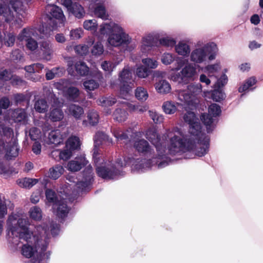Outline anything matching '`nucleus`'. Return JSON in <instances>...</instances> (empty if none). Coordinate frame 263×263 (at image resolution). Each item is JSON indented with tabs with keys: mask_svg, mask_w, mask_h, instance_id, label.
<instances>
[{
	"mask_svg": "<svg viewBox=\"0 0 263 263\" xmlns=\"http://www.w3.org/2000/svg\"><path fill=\"white\" fill-rule=\"evenodd\" d=\"M8 240L17 246L23 240L22 255L30 258L31 263H41L49 259L51 252L47 250L49 228L47 224L34 226L30 219L21 213H12L6 221Z\"/></svg>",
	"mask_w": 263,
	"mask_h": 263,
	"instance_id": "f257e3e1",
	"label": "nucleus"
},
{
	"mask_svg": "<svg viewBox=\"0 0 263 263\" xmlns=\"http://www.w3.org/2000/svg\"><path fill=\"white\" fill-rule=\"evenodd\" d=\"M183 119L189 125V133L183 136L178 129L169 133L168 136L171 137L170 152L174 155H183L185 159L204 156L208 152L209 137L202 132L201 124L194 112H186L183 116Z\"/></svg>",
	"mask_w": 263,
	"mask_h": 263,
	"instance_id": "f03ea898",
	"label": "nucleus"
},
{
	"mask_svg": "<svg viewBox=\"0 0 263 263\" xmlns=\"http://www.w3.org/2000/svg\"><path fill=\"white\" fill-rule=\"evenodd\" d=\"M170 132H167L166 135H163L161 138L154 128H149L146 131L145 137L155 145L158 157L153 158L152 160H136V163L134 164V170L138 171H145L153 166H156L160 169L169 165L171 162V158L169 157L168 154L175 155L171 154L169 151L171 137L168 136V134Z\"/></svg>",
	"mask_w": 263,
	"mask_h": 263,
	"instance_id": "7ed1b4c3",
	"label": "nucleus"
},
{
	"mask_svg": "<svg viewBox=\"0 0 263 263\" xmlns=\"http://www.w3.org/2000/svg\"><path fill=\"white\" fill-rule=\"evenodd\" d=\"M83 27L87 30L96 33V35L98 33L107 36L106 45L109 49L123 45L128 46L132 42V37L125 29L120 24L112 21L101 24L98 33L96 32L98 24L95 19L85 21Z\"/></svg>",
	"mask_w": 263,
	"mask_h": 263,
	"instance_id": "20e7f679",
	"label": "nucleus"
},
{
	"mask_svg": "<svg viewBox=\"0 0 263 263\" xmlns=\"http://www.w3.org/2000/svg\"><path fill=\"white\" fill-rule=\"evenodd\" d=\"M94 144L93 158L96 166L97 175L105 180L116 179L120 176H123L124 172L117 168L116 163L115 165L108 163L104 162L103 158L97 157V146L103 144L106 145L112 144V139L104 133L98 132L94 137Z\"/></svg>",
	"mask_w": 263,
	"mask_h": 263,
	"instance_id": "39448f33",
	"label": "nucleus"
},
{
	"mask_svg": "<svg viewBox=\"0 0 263 263\" xmlns=\"http://www.w3.org/2000/svg\"><path fill=\"white\" fill-rule=\"evenodd\" d=\"M218 52V48L214 42L203 43L202 41H199L190 54V60L194 64H205L214 60Z\"/></svg>",
	"mask_w": 263,
	"mask_h": 263,
	"instance_id": "423d86ee",
	"label": "nucleus"
},
{
	"mask_svg": "<svg viewBox=\"0 0 263 263\" xmlns=\"http://www.w3.org/2000/svg\"><path fill=\"white\" fill-rule=\"evenodd\" d=\"M134 147L135 149L140 153L142 154L148 159H140L135 158L132 156H128L124 158L123 161L121 158L117 159L116 161V165L117 168H119L122 171L121 168L127 165H131L132 170L133 172L137 173H142L144 171H138L133 169L134 164H135L136 160H152L153 158H158V153L155 154L154 149L149 144L148 142L144 139H140L136 141L134 144Z\"/></svg>",
	"mask_w": 263,
	"mask_h": 263,
	"instance_id": "0eeeda50",
	"label": "nucleus"
},
{
	"mask_svg": "<svg viewBox=\"0 0 263 263\" xmlns=\"http://www.w3.org/2000/svg\"><path fill=\"white\" fill-rule=\"evenodd\" d=\"M45 10L49 17V27L43 25V34L41 35V37L47 38L51 35L52 31L64 25L66 18L62 10L58 6L48 5Z\"/></svg>",
	"mask_w": 263,
	"mask_h": 263,
	"instance_id": "6e6552de",
	"label": "nucleus"
},
{
	"mask_svg": "<svg viewBox=\"0 0 263 263\" xmlns=\"http://www.w3.org/2000/svg\"><path fill=\"white\" fill-rule=\"evenodd\" d=\"M202 91V86L200 83H192L187 86L185 90H177L178 99L184 108L193 109L199 103L197 95Z\"/></svg>",
	"mask_w": 263,
	"mask_h": 263,
	"instance_id": "1a4fd4ad",
	"label": "nucleus"
},
{
	"mask_svg": "<svg viewBox=\"0 0 263 263\" xmlns=\"http://www.w3.org/2000/svg\"><path fill=\"white\" fill-rule=\"evenodd\" d=\"M196 73L195 66L192 63H189L180 72L171 74V80L178 83L186 84L194 80Z\"/></svg>",
	"mask_w": 263,
	"mask_h": 263,
	"instance_id": "9d476101",
	"label": "nucleus"
},
{
	"mask_svg": "<svg viewBox=\"0 0 263 263\" xmlns=\"http://www.w3.org/2000/svg\"><path fill=\"white\" fill-rule=\"evenodd\" d=\"M119 81L120 92L124 98L128 95L134 86V83L132 82V73L128 66H125L119 73Z\"/></svg>",
	"mask_w": 263,
	"mask_h": 263,
	"instance_id": "9b49d317",
	"label": "nucleus"
},
{
	"mask_svg": "<svg viewBox=\"0 0 263 263\" xmlns=\"http://www.w3.org/2000/svg\"><path fill=\"white\" fill-rule=\"evenodd\" d=\"M221 110L219 105L213 103L209 106L208 114L203 113L200 116V119L205 125L208 133L212 132L214 128V117L219 116Z\"/></svg>",
	"mask_w": 263,
	"mask_h": 263,
	"instance_id": "f8f14e48",
	"label": "nucleus"
},
{
	"mask_svg": "<svg viewBox=\"0 0 263 263\" xmlns=\"http://www.w3.org/2000/svg\"><path fill=\"white\" fill-rule=\"evenodd\" d=\"M93 179V173L92 168L89 165L85 168L83 172L82 180L78 182L76 184L77 193L79 194L83 192H87L90 190Z\"/></svg>",
	"mask_w": 263,
	"mask_h": 263,
	"instance_id": "ddd939ff",
	"label": "nucleus"
},
{
	"mask_svg": "<svg viewBox=\"0 0 263 263\" xmlns=\"http://www.w3.org/2000/svg\"><path fill=\"white\" fill-rule=\"evenodd\" d=\"M161 61L165 65H170L174 61L176 62V67L173 69L179 70L183 66L184 63L182 57H178L173 53L165 52L161 57Z\"/></svg>",
	"mask_w": 263,
	"mask_h": 263,
	"instance_id": "4468645a",
	"label": "nucleus"
},
{
	"mask_svg": "<svg viewBox=\"0 0 263 263\" xmlns=\"http://www.w3.org/2000/svg\"><path fill=\"white\" fill-rule=\"evenodd\" d=\"M4 147L0 150V152H5V157L7 160H11L16 157L18 155L19 147L15 139H11V141H4Z\"/></svg>",
	"mask_w": 263,
	"mask_h": 263,
	"instance_id": "2eb2a0df",
	"label": "nucleus"
},
{
	"mask_svg": "<svg viewBox=\"0 0 263 263\" xmlns=\"http://www.w3.org/2000/svg\"><path fill=\"white\" fill-rule=\"evenodd\" d=\"M52 209L54 214L62 220H64L67 217L70 210V208L67 205L64 199L55 203L52 206Z\"/></svg>",
	"mask_w": 263,
	"mask_h": 263,
	"instance_id": "dca6fc26",
	"label": "nucleus"
},
{
	"mask_svg": "<svg viewBox=\"0 0 263 263\" xmlns=\"http://www.w3.org/2000/svg\"><path fill=\"white\" fill-rule=\"evenodd\" d=\"M43 26L39 29L34 28H26L22 30L17 36V39L20 41L25 40L27 41L28 39H32V36L42 39L41 35L43 34Z\"/></svg>",
	"mask_w": 263,
	"mask_h": 263,
	"instance_id": "f3484780",
	"label": "nucleus"
},
{
	"mask_svg": "<svg viewBox=\"0 0 263 263\" xmlns=\"http://www.w3.org/2000/svg\"><path fill=\"white\" fill-rule=\"evenodd\" d=\"M66 129L61 131L59 129L52 130L48 134L47 142L49 144H59L63 142L64 139L66 137Z\"/></svg>",
	"mask_w": 263,
	"mask_h": 263,
	"instance_id": "a211bd4d",
	"label": "nucleus"
},
{
	"mask_svg": "<svg viewBox=\"0 0 263 263\" xmlns=\"http://www.w3.org/2000/svg\"><path fill=\"white\" fill-rule=\"evenodd\" d=\"M88 163V161L84 156L76 157L67 163L66 168L71 172H77L80 171L83 166L86 165Z\"/></svg>",
	"mask_w": 263,
	"mask_h": 263,
	"instance_id": "6ab92c4d",
	"label": "nucleus"
},
{
	"mask_svg": "<svg viewBox=\"0 0 263 263\" xmlns=\"http://www.w3.org/2000/svg\"><path fill=\"white\" fill-rule=\"evenodd\" d=\"M39 45L43 58L47 61L50 60L53 53V44L49 41H43Z\"/></svg>",
	"mask_w": 263,
	"mask_h": 263,
	"instance_id": "aec40b11",
	"label": "nucleus"
},
{
	"mask_svg": "<svg viewBox=\"0 0 263 263\" xmlns=\"http://www.w3.org/2000/svg\"><path fill=\"white\" fill-rule=\"evenodd\" d=\"M165 35V32L162 30L154 31L145 34L142 38L141 42L146 44L153 46L155 41H158L161 37Z\"/></svg>",
	"mask_w": 263,
	"mask_h": 263,
	"instance_id": "412c9836",
	"label": "nucleus"
},
{
	"mask_svg": "<svg viewBox=\"0 0 263 263\" xmlns=\"http://www.w3.org/2000/svg\"><path fill=\"white\" fill-rule=\"evenodd\" d=\"M128 107V105L126 102H123L122 104V108L118 107L114 112L113 117L114 120L119 122L125 121L128 116V114L126 111Z\"/></svg>",
	"mask_w": 263,
	"mask_h": 263,
	"instance_id": "4be33fe9",
	"label": "nucleus"
},
{
	"mask_svg": "<svg viewBox=\"0 0 263 263\" xmlns=\"http://www.w3.org/2000/svg\"><path fill=\"white\" fill-rule=\"evenodd\" d=\"M175 51L178 55L184 57H188L191 52L190 46L184 41H179L175 44Z\"/></svg>",
	"mask_w": 263,
	"mask_h": 263,
	"instance_id": "5701e85b",
	"label": "nucleus"
},
{
	"mask_svg": "<svg viewBox=\"0 0 263 263\" xmlns=\"http://www.w3.org/2000/svg\"><path fill=\"white\" fill-rule=\"evenodd\" d=\"M156 91L162 95L170 93L171 91V86L169 82L163 79L159 80L155 84Z\"/></svg>",
	"mask_w": 263,
	"mask_h": 263,
	"instance_id": "b1692460",
	"label": "nucleus"
},
{
	"mask_svg": "<svg viewBox=\"0 0 263 263\" xmlns=\"http://www.w3.org/2000/svg\"><path fill=\"white\" fill-rule=\"evenodd\" d=\"M0 136L4 141L9 142L11 141V139H15L14 138V133L13 129L9 127L5 126L2 122H0Z\"/></svg>",
	"mask_w": 263,
	"mask_h": 263,
	"instance_id": "393cba45",
	"label": "nucleus"
},
{
	"mask_svg": "<svg viewBox=\"0 0 263 263\" xmlns=\"http://www.w3.org/2000/svg\"><path fill=\"white\" fill-rule=\"evenodd\" d=\"M72 151L70 148H67L65 146V148L63 150L60 151L57 149L53 151L51 153V156L54 159H55V157L59 156L60 160L66 161L72 156Z\"/></svg>",
	"mask_w": 263,
	"mask_h": 263,
	"instance_id": "a878e982",
	"label": "nucleus"
},
{
	"mask_svg": "<svg viewBox=\"0 0 263 263\" xmlns=\"http://www.w3.org/2000/svg\"><path fill=\"white\" fill-rule=\"evenodd\" d=\"M13 17L14 13L10 8L0 3V20L10 23Z\"/></svg>",
	"mask_w": 263,
	"mask_h": 263,
	"instance_id": "bb28decb",
	"label": "nucleus"
},
{
	"mask_svg": "<svg viewBox=\"0 0 263 263\" xmlns=\"http://www.w3.org/2000/svg\"><path fill=\"white\" fill-rule=\"evenodd\" d=\"M15 13L17 15L16 18L13 17V20L12 21L14 22V24L17 26V27H21L23 25V18L25 17V9L24 8V6L22 4V6L20 7L19 8H17V10H15L13 7H12Z\"/></svg>",
	"mask_w": 263,
	"mask_h": 263,
	"instance_id": "cd10ccee",
	"label": "nucleus"
},
{
	"mask_svg": "<svg viewBox=\"0 0 263 263\" xmlns=\"http://www.w3.org/2000/svg\"><path fill=\"white\" fill-rule=\"evenodd\" d=\"M67 111L70 115L73 116L76 120L80 119L84 112L83 107L74 104L68 106Z\"/></svg>",
	"mask_w": 263,
	"mask_h": 263,
	"instance_id": "c85d7f7f",
	"label": "nucleus"
},
{
	"mask_svg": "<svg viewBox=\"0 0 263 263\" xmlns=\"http://www.w3.org/2000/svg\"><path fill=\"white\" fill-rule=\"evenodd\" d=\"M88 121L86 120L83 121V125L84 126H94L96 125L99 121V116L98 113L94 110H90L87 114Z\"/></svg>",
	"mask_w": 263,
	"mask_h": 263,
	"instance_id": "c756f323",
	"label": "nucleus"
},
{
	"mask_svg": "<svg viewBox=\"0 0 263 263\" xmlns=\"http://www.w3.org/2000/svg\"><path fill=\"white\" fill-rule=\"evenodd\" d=\"M64 172L63 167L60 164H57L49 170L48 177L52 179L56 180L64 173Z\"/></svg>",
	"mask_w": 263,
	"mask_h": 263,
	"instance_id": "7c9ffc66",
	"label": "nucleus"
},
{
	"mask_svg": "<svg viewBox=\"0 0 263 263\" xmlns=\"http://www.w3.org/2000/svg\"><path fill=\"white\" fill-rule=\"evenodd\" d=\"M64 94L69 100L77 101L80 95V91L78 88L70 86L67 89Z\"/></svg>",
	"mask_w": 263,
	"mask_h": 263,
	"instance_id": "2f4dec72",
	"label": "nucleus"
},
{
	"mask_svg": "<svg viewBox=\"0 0 263 263\" xmlns=\"http://www.w3.org/2000/svg\"><path fill=\"white\" fill-rule=\"evenodd\" d=\"M211 98L216 102H220L226 97V95L223 88H213V90L211 91Z\"/></svg>",
	"mask_w": 263,
	"mask_h": 263,
	"instance_id": "473e14b6",
	"label": "nucleus"
},
{
	"mask_svg": "<svg viewBox=\"0 0 263 263\" xmlns=\"http://www.w3.org/2000/svg\"><path fill=\"white\" fill-rule=\"evenodd\" d=\"M158 41H159L160 45L166 47L172 48L174 47L176 43L175 39L170 36L166 35L165 32V35L161 36Z\"/></svg>",
	"mask_w": 263,
	"mask_h": 263,
	"instance_id": "72a5a7b5",
	"label": "nucleus"
},
{
	"mask_svg": "<svg viewBox=\"0 0 263 263\" xmlns=\"http://www.w3.org/2000/svg\"><path fill=\"white\" fill-rule=\"evenodd\" d=\"M94 13L97 17L104 20H107L109 16L106 8L103 4H97L95 8Z\"/></svg>",
	"mask_w": 263,
	"mask_h": 263,
	"instance_id": "f704fd0d",
	"label": "nucleus"
},
{
	"mask_svg": "<svg viewBox=\"0 0 263 263\" xmlns=\"http://www.w3.org/2000/svg\"><path fill=\"white\" fill-rule=\"evenodd\" d=\"M63 112L59 107L52 108L49 114V118L53 122L59 121L63 119Z\"/></svg>",
	"mask_w": 263,
	"mask_h": 263,
	"instance_id": "c9c22d12",
	"label": "nucleus"
},
{
	"mask_svg": "<svg viewBox=\"0 0 263 263\" xmlns=\"http://www.w3.org/2000/svg\"><path fill=\"white\" fill-rule=\"evenodd\" d=\"M80 141L78 137L71 136L66 141V147L72 151H74L80 148Z\"/></svg>",
	"mask_w": 263,
	"mask_h": 263,
	"instance_id": "e433bc0d",
	"label": "nucleus"
},
{
	"mask_svg": "<svg viewBox=\"0 0 263 263\" xmlns=\"http://www.w3.org/2000/svg\"><path fill=\"white\" fill-rule=\"evenodd\" d=\"M38 182V179L30 178H25L17 181L18 185L22 187L31 188Z\"/></svg>",
	"mask_w": 263,
	"mask_h": 263,
	"instance_id": "4c0bfd02",
	"label": "nucleus"
},
{
	"mask_svg": "<svg viewBox=\"0 0 263 263\" xmlns=\"http://www.w3.org/2000/svg\"><path fill=\"white\" fill-rule=\"evenodd\" d=\"M69 9L68 11L73 14L76 17L80 18L83 17L85 11L81 5L77 3H74L73 6Z\"/></svg>",
	"mask_w": 263,
	"mask_h": 263,
	"instance_id": "58836bf2",
	"label": "nucleus"
},
{
	"mask_svg": "<svg viewBox=\"0 0 263 263\" xmlns=\"http://www.w3.org/2000/svg\"><path fill=\"white\" fill-rule=\"evenodd\" d=\"M26 117V113L24 109H15L12 114V118L15 122L24 121Z\"/></svg>",
	"mask_w": 263,
	"mask_h": 263,
	"instance_id": "ea45409f",
	"label": "nucleus"
},
{
	"mask_svg": "<svg viewBox=\"0 0 263 263\" xmlns=\"http://www.w3.org/2000/svg\"><path fill=\"white\" fill-rule=\"evenodd\" d=\"M45 194L47 200L48 202L51 203L52 206L54 205L55 203H57L62 199L60 197H59L55 192L51 189L46 190Z\"/></svg>",
	"mask_w": 263,
	"mask_h": 263,
	"instance_id": "a19ab883",
	"label": "nucleus"
},
{
	"mask_svg": "<svg viewBox=\"0 0 263 263\" xmlns=\"http://www.w3.org/2000/svg\"><path fill=\"white\" fill-rule=\"evenodd\" d=\"M34 107L36 111L40 113H44L47 111L48 105L45 100L42 99L37 100L35 102Z\"/></svg>",
	"mask_w": 263,
	"mask_h": 263,
	"instance_id": "79ce46f5",
	"label": "nucleus"
},
{
	"mask_svg": "<svg viewBox=\"0 0 263 263\" xmlns=\"http://www.w3.org/2000/svg\"><path fill=\"white\" fill-rule=\"evenodd\" d=\"M117 102L116 99L112 96L103 97L99 100V104L101 106L107 107L113 105Z\"/></svg>",
	"mask_w": 263,
	"mask_h": 263,
	"instance_id": "37998d69",
	"label": "nucleus"
},
{
	"mask_svg": "<svg viewBox=\"0 0 263 263\" xmlns=\"http://www.w3.org/2000/svg\"><path fill=\"white\" fill-rule=\"evenodd\" d=\"M256 83V80L255 77H252L246 80L242 86L238 88L239 92H243L247 91Z\"/></svg>",
	"mask_w": 263,
	"mask_h": 263,
	"instance_id": "c03bdc74",
	"label": "nucleus"
},
{
	"mask_svg": "<svg viewBox=\"0 0 263 263\" xmlns=\"http://www.w3.org/2000/svg\"><path fill=\"white\" fill-rule=\"evenodd\" d=\"M25 70L27 73L26 74V77L28 79H30L32 81L36 82L40 79V77L39 76H36L34 74V64L26 66L25 67Z\"/></svg>",
	"mask_w": 263,
	"mask_h": 263,
	"instance_id": "a18cd8bd",
	"label": "nucleus"
},
{
	"mask_svg": "<svg viewBox=\"0 0 263 263\" xmlns=\"http://www.w3.org/2000/svg\"><path fill=\"white\" fill-rule=\"evenodd\" d=\"M75 68L78 73L81 76H86L88 73L89 68L86 64L82 61H79L77 62L75 65Z\"/></svg>",
	"mask_w": 263,
	"mask_h": 263,
	"instance_id": "49530a36",
	"label": "nucleus"
},
{
	"mask_svg": "<svg viewBox=\"0 0 263 263\" xmlns=\"http://www.w3.org/2000/svg\"><path fill=\"white\" fill-rule=\"evenodd\" d=\"M135 93L136 97L141 101L146 100L148 97V94L146 89L143 87H137L135 90Z\"/></svg>",
	"mask_w": 263,
	"mask_h": 263,
	"instance_id": "de8ad7c7",
	"label": "nucleus"
},
{
	"mask_svg": "<svg viewBox=\"0 0 263 263\" xmlns=\"http://www.w3.org/2000/svg\"><path fill=\"white\" fill-rule=\"evenodd\" d=\"M83 86L87 91H92L99 87V84L93 79H87L84 81Z\"/></svg>",
	"mask_w": 263,
	"mask_h": 263,
	"instance_id": "09e8293b",
	"label": "nucleus"
},
{
	"mask_svg": "<svg viewBox=\"0 0 263 263\" xmlns=\"http://www.w3.org/2000/svg\"><path fill=\"white\" fill-rule=\"evenodd\" d=\"M221 68L219 63H216L213 64H209L205 66L204 71L207 72L209 77H212L213 74L218 72Z\"/></svg>",
	"mask_w": 263,
	"mask_h": 263,
	"instance_id": "8fccbe9b",
	"label": "nucleus"
},
{
	"mask_svg": "<svg viewBox=\"0 0 263 263\" xmlns=\"http://www.w3.org/2000/svg\"><path fill=\"white\" fill-rule=\"evenodd\" d=\"M164 111L167 114H173L177 110L175 104L172 101L165 102L162 106Z\"/></svg>",
	"mask_w": 263,
	"mask_h": 263,
	"instance_id": "3c124183",
	"label": "nucleus"
},
{
	"mask_svg": "<svg viewBox=\"0 0 263 263\" xmlns=\"http://www.w3.org/2000/svg\"><path fill=\"white\" fill-rule=\"evenodd\" d=\"M149 74L150 71L149 69L143 65H140L136 68V74L139 78H146Z\"/></svg>",
	"mask_w": 263,
	"mask_h": 263,
	"instance_id": "603ef678",
	"label": "nucleus"
},
{
	"mask_svg": "<svg viewBox=\"0 0 263 263\" xmlns=\"http://www.w3.org/2000/svg\"><path fill=\"white\" fill-rule=\"evenodd\" d=\"M112 134L115 137L118 141H127L129 139V134L123 132L119 128H115L112 130Z\"/></svg>",
	"mask_w": 263,
	"mask_h": 263,
	"instance_id": "864d4df0",
	"label": "nucleus"
},
{
	"mask_svg": "<svg viewBox=\"0 0 263 263\" xmlns=\"http://www.w3.org/2000/svg\"><path fill=\"white\" fill-rule=\"evenodd\" d=\"M29 213L30 217L36 220L41 219L42 217V213L41 209L36 206H34L30 208Z\"/></svg>",
	"mask_w": 263,
	"mask_h": 263,
	"instance_id": "5fc2aeb1",
	"label": "nucleus"
},
{
	"mask_svg": "<svg viewBox=\"0 0 263 263\" xmlns=\"http://www.w3.org/2000/svg\"><path fill=\"white\" fill-rule=\"evenodd\" d=\"M93 55L98 57L102 55L104 52V46L101 42H98L95 43L91 50Z\"/></svg>",
	"mask_w": 263,
	"mask_h": 263,
	"instance_id": "6e6d98bb",
	"label": "nucleus"
},
{
	"mask_svg": "<svg viewBox=\"0 0 263 263\" xmlns=\"http://www.w3.org/2000/svg\"><path fill=\"white\" fill-rule=\"evenodd\" d=\"M26 135H28L31 140H36L40 137L41 131L36 127H32L29 130L26 129Z\"/></svg>",
	"mask_w": 263,
	"mask_h": 263,
	"instance_id": "4d7b16f0",
	"label": "nucleus"
},
{
	"mask_svg": "<svg viewBox=\"0 0 263 263\" xmlns=\"http://www.w3.org/2000/svg\"><path fill=\"white\" fill-rule=\"evenodd\" d=\"M228 78L227 75L223 73L220 77L218 79L216 82L213 86V88H223V87L227 84Z\"/></svg>",
	"mask_w": 263,
	"mask_h": 263,
	"instance_id": "13d9d810",
	"label": "nucleus"
},
{
	"mask_svg": "<svg viewBox=\"0 0 263 263\" xmlns=\"http://www.w3.org/2000/svg\"><path fill=\"white\" fill-rule=\"evenodd\" d=\"M69 81L65 79L60 80L59 82L54 83V87L58 90L62 91L64 93L67 89L69 87Z\"/></svg>",
	"mask_w": 263,
	"mask_h": 263,
	"instance_id": "bf43d9fd",
	"label": "nucleus"
},
{
	"mask_svg": "<svg viewBox=\"0 0 263 263\" xmlns=\"http://www.w3.org/2000/svg\"><path fill=\"white\" fill-rule=\"evenodd\" d=\"M142 62L147 68L155 69L158 66V61L152 58H145L142 60Z\"/></svg>",
	"mask_w": 263,
	"mask_h": 263,
	"instance_id": "052dcab7",
	"label": "nucleus"
},
{
	"mask_svg": "<svg viewBox=\"0 0 263 263\" xmlns=\"http://www.w3.org/2000/svg\"><path fill=\"white\" fill-rule=\"evenodd\" d=\"M149 114L150 117L155 123H161L163 122L164 118L162 115L153 110H149Z\"/></svg>",
	"mask_w": 263,
	"mask_h": 263,
	"instance_id": "680f3d73",
	"label": "nucleus"
},
{
	"mask_svg": "<svg viewBox=\"0 0 263 263\" xmlns=\"http://www.w3.org/2000/svg\"><path fill=\"white\" fill-rule=\"evenodd\" d=\"M26 42V48L31 51H35L39 47L37 42L33 39H28Z\"/></svg>",
	"mask_w": 263,
	"mask_h": 263,
	"instance_id": "e2e57ef3",
	"label": "nucleus"
},
{
	"mask_svg": "<svg viewBox=\"0 0 263 263\" xmlns=\"http://www.w3.org/2000/svg\"><path fill=\"white\" fill-rule=\"evenodd\" d=\"M83 33V29L81 28H78L71 30L70 36L72 40H78L82 37Z\"/></svg>",
	"mask_w": 263,
	"mask_h": 263,
	"instance_id": "0e129e2a",
	"label": "nucleus"
},
{
	"mask_svg": "<svg viewBox=\"0 0 263 263\" xmlns=\"http://www.w3.org/2000/svg\"><path fill=\"white\" fill-rule=\"evenodd\" d=\"M60 70L61 72H62V69L56 67L53 68L50 70H47L46 73V78L48 80H50L53 79L56 76H59L58 74V71Z\"/></svg>",
	"mask_w": 263,
	"mask_h": 263,
	"instance_id": "69168bd1",
	"label": "nucleus"
},
{
	"mask_svg": "<svg viewBox=\"0 0 263 263\" xmlns=\"http://www.w3.org/2000/svg\"><path fill=\"white\" fill-rule=\"evenodd\" d=\"M74 50L78 54L86 55L88 52V47L86 45H79L74 47Z\"/></svg>",
	"mask_w": 263,
	"mask_h": 263,
	"instance_id": "338daca9",
	"label": "nucleus"
},
{
	"mask_svg": "<svg viewBox=\"0 0 263 263\" xmlns=\"http://www.w3.org/2000/svg\"><path fill=\"white\" fill-rule=\"evenodd\" d=\"M133 111L139 112L143 113L146 111L148 109V107L147 105H132L130 104L128 106Z\"/></svg>",
	"mask_w": 263,
	"mask_h": 263,
	"instance_id": "774afa93",
	"label": "nucleus"
}]
</instances>
